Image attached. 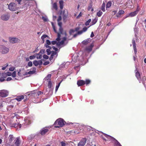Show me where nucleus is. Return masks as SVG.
<instances>
[{"label": "nucleus", "mask_w": 146, "mask_h": 146, "mask_svg": "<svg viewBox=\"0 0 146 146\" xmlns=\"http://www.w3.org/2000/svg\"><path fill=\"white\" fill-rule=\"evenodd\" d=\"M15 67H12L10 68L9 69V70L11 71H13L15 69Z\"/></svg>", "instance_id": "4d7b16f0"}, {"label": "nucleus", "mask_w": 146, "mask_h": 146, "mask_svg": "<svg viewBox=\"0 0 146 146\" xmlns=\"http://www.w3.org/2000/svg\"><path fill=\"white\" fill-rule=\"evenodd\" d=\"M43 93L42 92L39 91L37 92V94L38 96H39L40 95L43 94Z\"/></svg>", "instance_id": "69168bd1"}, {"label": "nucleus", "mask_w": 146, "mask_h": 146, "mask_svg": "<svg viewBox=\"0 0 146 146\" xmlns=\"http://www.w3.org/2000/svg\"><path fill=\"white\" fill-rule=\"evenodd\" d=\"M8 95V92L6 90H3L0 91V96L2 97L7 96Z\"/></svg>", "instance_id": "39448f33"}, {"label": "nucleus", "mask_w": 146, "mask_h": 146, "mask_svg": "<svg viewBox=\"0 0 146 146\" xmlns=\"http://www.w3.org/2000/svg\"><path fill=\"white\" fill-rule=\"evenodd\" d=\"M92 3L90 4L88 6V10L90 11L91 10L92 11H93L94 10L93 8L92 7Z\"/></svg>", "instance_id": "412c9836"}, {"label": "nucleus", "mask_w": 146, "mask_h": 146, "mask_svg": "<svg viewBox=\"0 0 146 146\" xmlns=\"http://www.w3.org/2000/svg\"><path fill=\"white\" fill-rule=\"evenodd\" d=\"M133 48L134 50V53L135 54H136L137 52V50L136 48V46H133Z\"/></svg>", "instance_id": "864d4df0"}, {"label": "nucleus", "mask_w": 146, "mask_h": 146, "mask_svg": "<svg viewBox=\"0 0 146 146\" xmlns=\"http://www.w3.org/2000/svg\"><path fill=\"white\" fill-rule=\"evenodd\" d=\"M82 15V13L81 12L79 13V15L76 17L77 19H79L81 17Z\"/></svg>", "instance_id": "3c124183"}, {"label": "nucleus", "mask_w": 146, "mask_h": 146, "mask_svg": "<svg viewBox=\"0 0 146 146\" xmlns=\"http://www.w3.org/2000/svg\"><path fill=\"white\" fill-rule=\"evenodd\" d=\"M24 95L19 96H17L15 99L18 101H20L24 99Z\"/></svg>", "instance_id": "f3484780"}, {"label": "nucleus", "mask_w": 146, "mask_h": 146, "mask_svg": "<svg viewBox=\"0 0 146 146\" xmlns=\"http://www.w3.org/2000/svg\"><path fill=\"white\" fill-rule=\"evenodd\" d=\"M51 42L49 40H46V44H45V46L46 48H49L51 49V46H49L48 45H50Z\"/></svg>", "instance_id": "a211bd4d"}, {"label": "nucleus", "mask_w": 146, "mask_h": 146, "mask_svg": "<svg viewBox=\"0 0 146 146\" xmlns=\"http://www.w3.org/2000/svg\"><path fill=\"white\" fill-rule=\"evenodd\" d=\"M75 30L73 29H71L70 30L69 33L70 35H72V34L74 32Z\"/></svg>", "instance_id": "72a5a7b5"}, {"label": "nucleus", "mask_w": 146, "mask_h": 146, "mask_svg": "<svg viewBox=\"0 0 146 146\" xmlns=\"http://www.w3.org/2000/svg\"><path fill=\"white\" fill-rule=\"evenodd\" d=\"M137 14V13L135 11L134 12H132L131 13L129 14V15L132 17H133L135 16Z\"/></svg>", "instance_id": "bb28decb"}, {"label": "nucleus", "mask_w": 146, "mask_h": 146, "mask_svg": "<svg viewBox=\"0 0 146 146\" xmlns=\"http://www.w3.org/2000/svg\"><path fill=\"white\" fill-rule=\"evenodd\" d=\"M35 58V56L34 55H31L30 56L29 58L31 60L34 59Z\"/></svg>", "instance_id": "8fccbe9b"}, {"label": "nucleus", "mask_w": 146, "mask_h": 146, "mask_svg": "<svg viewBox=\"0 0 146 146\" xmlns=\"http://www.w3.org/2000/svg\"><path fill=\"white\" fill-rule=\"evenodd\" d=\"M85 84V82L84 80H78L77 82V84L78 86H83Z\"/></svg>", "instance_id": "9d476101"}, {"label": "nucleus", "mask_w": 146, "mask_h": 146, "mask_svg": "<svg viewBox=\"0 0 146 146\" xmlns=\"http://www.w3.org/2000/svg\"><path fill=\"white\" fill-rule=\"evenodd\" d=\"M62 19V17L60 16L58 17V18L57 19V21L60 22Z\"/></svg>", "instance_id": "680f3d73"}, {"label": "nucleus", "mask_w": 146, "mask_h": 146, "mask_svg": "<svg viewBox=\"0 0 146 146\" xmlns=\"http://www.w3.org/2000/svg\"><path fill=\"white\" fill-rule=\"evenodd\" d=\"M44 52L43 50H40V52L36 54V55L37 56L36 58L37 59H41L42 57V54H41L42 53V51Z\"/></svg>", "instance_id": "4468645a"}, {"label": "nucleus", "mask_w": 146, "mask_h": 146, "mask_svg": "<svg viewBox=\"0 0 146 146\" xmlns=\"http://www.w3.org/2000/svg\"><path fill=\"white\" fill-rule=\"evenodd\" d=\"M6 74H7V76H10L11 75V73L10 72H7V73H6Z\"/></svg>", "instance_id": "6e6d98bb"}, {"label": "nucleus", "mask_w": 146, "mask_h": 146, "mask_svg": "<svg viewBox=\"0 0 146 146\" xmlns=\"http://www.w3.org/2000/svg\"><path fill=\"white\" fill-rule=\"evenodd\" d=\"M11 75L12 77H15L16 76V72L14 71L12 74H11Z\"/></svg>", "instance_id": "603ef678"}, {"label": "nucleus", "mask_w": 146, "mask_h": 146, "mask_svg": "<svg viewBox=\"0 0 146 146\" xmlns=\"http://www.w3.org/2000/svg\"><path fill=\"white\" fill-rule=\"evenodd\" d=\"M52 86V83L51 81H49L48 82V86L49 88H51Z\"/></svg>", "instance_id": "f704fd0d"}, {"label": "nucleus", "mask_w": 146, "mask_h": 146, "mask_svg": "<svg viewBox=\"0 0 146 146\" xmlns=\"http://www.w3.org/2000/svg\"><path fill=\"white\" fill-rule=\"evenodd\" d=\"M9 41L12 43H15L19 42L20 40L16 38H9Z\"/></svg>", "instance_id": "423d86ee"}, {"label": "nucleus", "mask_w": 146, "mask_h": 146, "mask_svg": "<svg viewBox=\"0 0 146 146\" xmlns=\"http://www.w3.org/2000/svg\"><path fill=\"white\" fill-rule=\"evenodd\" d=\"M102 12L100 11L97 13V15L98 17H100L102 15Z\"/></svg>", "instance_id": "473e14b6"}, {"label": "nucleus", "mask_w": 146, "mask_h": 146, "mask_svg": "<svg viewBox=\"0 0 146 146\" xmlns=\"http://www.w3.org/2000/svg\"><path fill=\"white\" fill-rule=\"evenodd\" d=\"M124 13V11L123 10H121L119 11L118 14L117 15L116 17H120V15L122 14H123Z\"/></svg>", "instance_id": "aec40b11"}, {"label": "nucleus", "mask_w": 146, "mask_h": 146, "mask_svg": "<svg viewBox=\"0 0 146 146\" xmlns=\"http://www.w3.org/2000/svg\"><path fill=\"white\" fill-rule=\"evenodd\" d=\"M53 8L56 10L57 9V4L56 3H54L53 4Z\"/></svg>", "instance_id": "58836bf2"}, {"label": "nucleus", "mask_w": 146, "mask_h": 146, "mask_svg": "<svg viewBox=\"0 0 146 146\" xmlns=\"http://www.w3.org/2000/svg\"><path fill=\"white\" fill-rule=\"evenodd\" d=\"M0 76H2L4 78H6L7 77V74H6V73L5 72L2 73H1V74Z\"/></svg>", "instance_id": "c756f323"}, {"label": "nucleus", "mask_w": 146, "mask_h": 146, "mask_svg": "<svg viewBox=\"0 0 146 146\" xmlns=\"http://www.w3.org/2000/svg\"><path fill=\"white\" fill-rule=\"evenodd\" d=\"M112 4V3L110 1H108L106 5V9L109 8L111 6Z\"/></svg>", "instance_id": "5701e85b"}, {"label": "nucleus", "mask_w": 146, "mask_h": 146, "mask_svg": "<svg viewBox=\"0 0 146 146\" xmlns=\"http://www.w3.org/2000/svg\"><path fill=\"white\" fill-rule=\"evenodd\" d=\"M28 65L30 67L32 66L33 65L32 62L31 61L29 62L28 63Z\"/></svg>", "instance_id": "a18cd8bd"}, {"label": "nucleus", "mask_w": 146, "mask_h": 146, "mask_svg": "<svg viewBox=\"0 0 146 146\" xmlns=\"http://www.w3.org/2000/svg\"><path fill=\"white\" fill-rule=\"evenodd\" d=\"M8 66V64H7L6 66H4V67H3L2 68V69L3 70H5L6 69V68Z\"/></svg>", "instance_id": "09e8293b"}, {"label": "nucleus", "mask_w": 146, "mask_h": 146, "mask_svg": "<svg viewBox=\"0 0 146 146\" xmlns=\"http://www.w3.org/2000/svg\"><path fill=\"white\" fill-rule=\"evenodd\" d=\"M103 134L104 135V136H105V137H106L108 138H110L112 137L111 136L105 133H103Z\"/></svg>", "instance_id": "79ce46f5"}, {"label": "nucleus", "mask_w": 146, "mask_h": 146, "mask_svg": "<svg viewBox=\"0 0 146 146\" xmlns=\"http://www.w3.org/2000/svg\"><path fill=\"white\" fill-rule=\"evenodd\" d=\"M13 143H15L17 146H19L21 141L19 139V137L16 138L14 140Z\"/></svg>", "instance_id": "9b49d317"}, {"label": "nucleus", "mask_w": 146, "mask_h": 146, "mask_svg": "<svg viewBox=\"0 0 146 146\" xmlns=\"http://www.w3.org/2000/svg\"><path fill=\"white\" fill-rule=\"evenodd\" d=\"M12 127H19V128H20L21 127V124L19 123L18 122L14 123L12 124Z\"/></svg>", "instance_id": "2eb2a0df"}, {"label": "nucleus", "mask_w": 146, "mask_h": 146, "mask_svg": "<svg viewBox=\"0 0 146 146\" xmlns=\"http://www.w3.org/2000/svg\"><path fill=\"white\" fill-rule=\"evenodd\" d=\"M43 57L44 59H48L49 58L48 56L47 55L45 54L44 55H43Z\"/></svg>", "instance_id": "de8ad7c7"}, {"label": "nucleus", "mask_w": 146, "mask_h": 146, "mask_svg": "<svg viewBox=\"0 0 146 146\" xmlns=\"http://www.w3.org/2000/svg\"><path fill=\"white\" fill-rule=\"evenodd\" d=\"M5 78L1 76V77L0 78V80L1 82H3L5 80Z\"/></svg>", "instance_id": "bf43d9fd"}, {"label": "nucleus", "mask_w": 146, "mask_h": 146, "mask_svg": "<svg viewBox=\"0 0 146 146\" xmlns=\"http://www.w3.org/2000/svg\"><path fill=\"white\" fill-rule=\"evenodd\" d=\"M9 9L12 11H15L18 9V7H17V4L13 3H10L8 5Z\"/></svg>", "instance_id": "f03ea898"}, {"label": "nucleus", "mask_w": 146, "mask_h": 146, "mask_svg": "<svg viewBox=\"0 0 146 146\" xmlns=\"http://www.w3.org/2000/svg\"><path fill=\"white\" fill-rule=\"evenodd\" d=\"M135 76L136 77L139 81V83H140L141 80V78L140 76V74L139 72L137 70V68L136 69V70H135Z\"/></svg>", "instance_id": "0eeeda50"}, {"label": "nucleus", "mask_w": 146, "mask_h": 146, "mask_svg": "<svg viewBox=\"0 0 146 146\" xmlns=\"http://www.w3.org/2000/svg\"><path fill=\"white\" fill-rule=\"evenodd\" d=\"M56 40L53 41L51 42V43L53 45H54L56 44Z\"/></svg>", "instance_id": "774afa93"}, {"label": "nucleus", "mask_w": 146, "mask_h": 146, "mask_svg": "<svg viewBox=\"0 0 146 146\" xmlns=\"http://www.w3.org/2000/svg\"><path fill=\"white\" fill-rule=\"evenodd\" d=\"M33 92H31L29 93L28 92V93H27V95H28L29 97L30 96H32L33 95Z\"/></svg>", "instance_id": "37998d69"}, {"label": "nucleus", "mask_w": 146, "mask_h": 146, "mask_svg": "<svg viewBox=\"0 0 146 146\" xmlns=\"http://www.w3.org/2000/svg\"><path fill=\"white\" fill-rule=\"evenodd\" d=\"M60 9H62L63 7L64 2L63 1H60L59 2Z\"/></svg>", "instance_id": "4be33fe9"}, {"label": "nucleus", "mask_w": 146, "mask_h": 146, "mask_svg": "<svg viewBox=\"0 0 146 146\" xmlns=\"http://www.w3.org/2000/svg\"><path fill=\"white\" fill-rule=\"evenodd\" d=\"M88 41L89 40L88 39H86L85 40L83 41L82 42V43L83 44H84V45H86L89 43Z\"/></svg>", "instance_id": "393cba45"}, {"label": "nucleus", "mask_w": 146, "mask_h": 146, "mask_svg": "<svg viewBox=\"0 0 146 146\" xmlns=\"http://www.w3.org/2000/svg\"><path fill=\"white\" fill-rule=\"evenodd\" d=\"M60 144L61 146H65L66 145H67V143H66V141H62L60 142Z\"/></svg>", "instance_id": "c85d7f7f"}, {"label": "nucleus", "mask_w": 146, "mask_h": 146, "mask_svg": "<svg viewBox=\"0 0 146 146\" xmlns=\"http://www.w3.org/2000/svg\"><path fill=\"white\" fill-rule=\"evenodd\" d=\"M66 123L63 119L62 118H59L57 119L55 122L54 125H55V128H59L63 127Z\"/></svg>", "instance_id": "f257e3e1"}, {"label": "nucleus", "mask_w": 146, "mask_h": 146, "mask_svg": "<svg viewBox=\"0 0 146 146\" xmlns=\"http://www.w3.org/2000/svg\"><path fill=\"white\" fill-rule=\"evenodd\" d=\"M62 17L63 21L66 22L68 16V11L66 10H64L62 13Z\"/></svg>", "instance_id": "7ed1b4c3"}, {"label": "nucleus", "mask_w": 146, "mask_h": 146, "mask_svg": "<svg viewBox=\"0 0 146 146\" xmlns=\"http://www.w3.org/2000/svg\"><path fill=\"white\" fill-rule=\"evenodd\" d=\"M48 36L47 35H43L41 37V39H42V41L44 42V38L46 37H47Z\"/></svg>", "instance_id": "2f4dec72"}, {"label": "nucleus", "mask_w": 146, "mask_h": 146, "mask_svg": "<svg viewBox=\"0 0 146 146\" xmlns=\"http://www.w3.org/2000/svg\"><path fill=\"white\" fill-rule=\"evenodd\" d=\"M51 49L49 48V49H47L46 50V51L47 53V54L48 55H50L52 52V51H51L50 50V49Z\"/></svg>", "instance_id": "a19ab883"}, {"label": "nucleus", "mask_w": 146, "mask_h": 146, "mask_svg": "<svg viewBox=\"0 0 146 146\" xmlns=\"http://www.w3.org/2000/svg\"><path fill=\"white\" fill-rule=\"evenodd\" d=\"M86 141V138H83L79 143L78 146H84Z\"/></svg>", "instance_id": "6e6552de"}, {"label": "nucleus", "mask_w": 146, "mask_h": 146, "mask_svg": "<svg viewBox=\"0 0 146 146\" xmlns=\"http://www.w3.org/2000/svg\"><path fill=\"white\" fill-rule=\"evenodd\" d=\"M139 7V6L138 5H137V9H136V11H135L136 12V13H138L139 11L140 10V8Z\"/></svg>", "instance_id": "c03bdc74"}, {"label": "nucleus", "mask_w": 146, "mask_h": 146, "mask_svg": "<svg viewBox=\"0 0 146 146\" xmlns=\"http://www.w3.org/2000/svg\"><path fill=\"white\" fill-rule=\"evenodd\" d=\"M51 56L50 58V60H52V59L53 58V57L55 55L57 54V52L56 51H52V52L51 53Z\"/></svg>", "instance_id": "6ab92c4d"}, {"label": "nucleus", "mask_w": 146, "mask_h": 146, "mask_svg": "<svg viewBox=\"0 0 146 146\" xmlns=\"http://www.w3.org/2000/svg\"><path fill=\"white\" fill-rule=\"evenodd\" d=\"M9 49L5 46H1V52L3 54H6L9 51Z\"/></svg>", "instance_id": "20e7f679"}, {"label": "nucleus", "mask_w": 146, "mask_h": 146, "mask_svg": "<svg viewBox=\"0 0 146 146\" xmlns=\"http://www.w3.org/2000/svg\"><path fill=\"white\" fill-rule=\"evenodd\" d=\"M59 31L60 33L62 34L63 31V29L62 28V27H60Z\"/></svg>", "instance_id": "5fc2aeb1"}, {"label": "nucleus", "mask_w": 146, "mask_h": 146, "mask_svg": "<svg viewBox=\"0 0 146 146\" xmlns=\"http://www.w3.org/2000/svg\"><path fill=\"white\" fill-rule=\"evenodd\" d=\"M38 65H41L42 64V60H39V61H38Z\"/></svg>", "instance_id": "13d9d810"}, {"label": "nucleus", "mask_w": 146, "mask_h": 146, "mask_svg": "<svg viewBox=\"0 0 146 146\" xmlns=\"http://www.w3.org/2000/svg\"><path fill=\"white\" fill-rule=\"evenodd\" d=\"M49 131V130L47 128H43L40 130V133L42 135H44Z\"/></svg>", "instance_id": "f8f14e48"}, {"label": "nucleus", "mask_w": 146, "mask_h": 146, "mask_svg": "<svg viewBox=\"0 0 146 146\" xmlns=\"http://www.w3.org/2000/svg\"><path fill=\"white\" fill-rule=\"evenodd\" d=\"M83 33V31H82H82H78V32L77 33L78 34V35H79L81 34H82V33Z\"/></svg>", "instance_id": "0e129e2a"}, {"label": "nucleus", "mask_w": 146, "mask_h": 146, "mask_svg": "<svg viewBox=\"0 0 146 146\" xmlns=\"http://www.w3.org/2000/svg\"><path fill=\"white\" fill-rule=\"evenodd\" d=\"M49 64V62L48 61H47V62H44L43 63V65H46L48 64Z\"/></svg>", "instance_id": "e2e57ef3"}, {"label": "nucleus", "mask_w": 146, "mask_h": 146, "mask_svg": "<svg viewBox=\"0 0 146 146\" xmlns=\"http://www.w3.org/2000/svg\"><path fill=\"white\" fill-rule=\"evenodd\" d=\"M10 17V16L8 15H3L1 17V19L4 21H7L8 20Z\"/></svg>", "instance_id": "1a4fd4ad"}, {"label": "nucleus", "mask_w": 146, "mask_h": 146, "mask_svg": "<svg viewBox=\"0 0 146 146\" xmlns=\"http://www.w3.org/2000/svg\"><path fill=\"white\" fill-rule=\"evenodd\" d=\"M132 44H133V47L136 46L135 41L134 40H133Z\"/></svg>", "instance_id": "338daca9"}, {"label": "nucleus", "mask_w": 146, "mask_h": 146, "mask_svg": "<svg viewBox=\"0 0 146 146\" xmlns=\"http://www.w3.org/2000/svg\"><path fill=\"white\" fill-rule=\"evenodd\" d=\"M87 28L86 27H85L83 29V30H82V31H83V32H84L86 31H87Z\"/></svg>", "instance_id": "052dcab7"}, {"label": "nucleus", "mask_w": 146, "mask_h": 146, "mask_svg": "<svg viewBox=\"0 0 146 146\" xmlns=\"http://www.w3.org/2000/svg\"><path fill=\"white\" fill-rule=\"evenodd\" d=\"M91 19H88V21H86V23H85V25L86 26H87V25H89L90 23L91 22Z\"/></svg>", "instance_id": "c9c22d12"}, {"label": "nucleus", "mask_w": 146, "mask_h": 146, "mask_svg": "<svg viewBox=\"0 0 146 146\" xmlns=\"http://www.w3.org/2000/svg\"><path fill=\"white\" fill-rule=\"evenodd\" d=\"M62 81H60V82L58 84V85H56V88H55V92H57V91L58 90V89L60 85V84L61 83V82H62Z\"/></svg>", "instance_id": "7c9ffc66"}, {"label": "nucleus", "mask_w": 146, "mask_h": 146, "mask_svg": "<svg viewBox=\"0 0 146 146\" xmlns=\"http://www.w3.org/2000/svg\"><path fill=\"white\" fill-rule=\"evenodd\" d=\"M51 75L50 74H48L47 75L46 77L45 78L47 80H50L51 77Z\"/></svg>", "instance_id": "e433bc0d"}, {"label": "nucleus", "mask_w": 146, "mask_h": 146, "mask_svg": "<svg viewBox=\"0 0 146 146\" xmlns=\"http://www.w3.org/2000/svg\"><path fill=\"white\" fill-rule=\"evenodd\" d=\"M94 46V45L93 44H92L90 46L87 47L85 49L88 52H90L92 50V48Z\"/></svg>", "instance_id": "ddd939ff"}, {"label": "nucleus", "mask_w": 146, "mask_h": 146, "mask_svg": "<svg viewBox=\"0 0 146 146\" xmlns=\"http://www.w3.org/2000/svg\"><path fill=\"white\" fill-rule=\"evenodd\" d=\"M9 141L10 142H11L13 141V140L14 139V137L13 136V135H9Z\"/></svg>", "instance_id": "b1692460"}, {"label": "nucleus", "mask_w": 146, "mask_h": 146, "mask_svg": "<svg viewBox=\"0 0 146 146\" xmlns=\"http://www.w3.org/2000/svg\"><path fill=\"white\" fill-rule=\"evenodd\" d=\"M105 4L104 2H103L102 4V6L101 7V9L103 12L105 11Z\"/></svg>", "instance_id": "a878e982"}, {"label": "nucleus", "mask_w": 146, "mask_h": 146, "mask_svg": "<svg viewBox=\"0 0 146 146\" xmlns=\"http://www.w3.org/2000/svg\"><path fill=\"white\" fill-rule=\"evenodd\" d=\"M80 27H77L75 28V31H78L80 29Z\"/></svg>", "instance_id": "49530a36"}, {"label": "nucleus", "mask_w": 146, "mask_h": 146, "mask_svg": "<svg viewBox=\"0 0 146 146\" xmlns=\"http://www.w3.org/2000/svg\"><path fill=\"white\" fill-rule=\"evenodd\" d=\"M36 68L35 67H34L33 68L32 71H30L28 72H26V74H34L36 71Z\"/></svg>", "instance_id": "dca6fc26"}, {"label": "nucleus", "mask_w": 146, "mask_h": 146, "mask_svg": "<svg viewBox=\"0 0 146 146\" xmlns=\"http://www.w3.org/2000/svg\"><path fill=\"white\" fill-rule=\"evenodd\" d=\"M85 82V84L87 85L90 83L91 81L89 79H86Z\"/></svg>", "instance_id": "ea45409f"}, {"label": "nucleus", "mask_w": 146, "mask_h": 146, "mask_svg": "<svg viewBox=\"0 0 146 146\" xmlns=\"http://www.w3.org/2000/svg\"><path fill=\"white\" fill-rule=\"evenodd\" d=\"M33 64L35 66H37L38 65V61L35 60L33 62Z\"/></svg>", "instance_id": "4c0bfd02"}, {"label": "nucleus", "mask_w": 146, "mask_h": 146, "mask_svg": "<svg viewBox=\"0 0 146 146\" xmlns=\"http://www.w3.org/2000/svg\"><path fill=\"white\" fill-rule=\"evenodd\" d=\"M97 20L98 19L97 18H95L93 20L91 23L92 25H93L96 24L97 21Z\"/></svg>", "instance_id": "cd10ccee"}]
</instances>
